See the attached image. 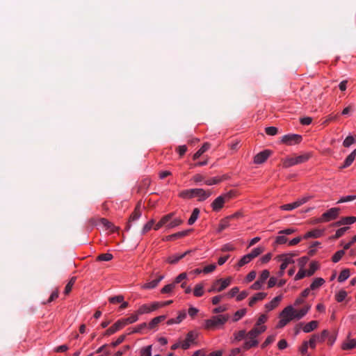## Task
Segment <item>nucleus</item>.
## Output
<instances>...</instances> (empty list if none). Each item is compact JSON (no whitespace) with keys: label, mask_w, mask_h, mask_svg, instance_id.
<instances>
[{"label":"nucleus","mask_w":356,"mask_h":356,"mask_svg":"<svg viewBox=\"0 0 356 356\" xmlns=\"http://www.w3.org/2000/svg\"><path fill=\"white\" fill-rule=\"evenodd\" d=\"M178 196L184 200L192 199L194 197L193 188L183 190L179 193Z\"/></svg>","instance_id":"33"},{"label":"nucleus","mask_w":356,"mask_h":356,"mask_svg":"<svg viewBox=\"0 0 356 356\" xmlns=\"http://www.w3.org/2000/svg\"><path fill=\"white\" fill-rule=\"evenodd\" d=\"M267 296V293L258 292L255 293L249 300L248 305L253 307L256 302L264 300Z\"/></svg>","instance_id":"19"},{"label":"nucleus","mask_w":356,"mask_h":356,"mask_svg":"<svg viewBox=\"0 0 356 356\" xmlns=\"http://www.w3.org/2000/svg\"><path fill=\"white\" fill-rule=\"evenodd\" d=\"M355 143V139L352 136H347L343 142V145L345 147H349Z\"/></svg>","instance_id":"57"},{"label":"nucleus","mask_w":356,"mask_h":356,"mask_svg":"<svg viewBox=\"0 0 356 356\" xmlns=\"http://www.w3.org/2000/svg\"><path fill=\"white\" fill-rule=\"evenodd\" d=\"M194 197H197V200L202 202L206 200L211 195L210 191H205L203 188H193Z\"/></svg>","instance_id":"12"},{"label":"nucleus","mask_w":356,"mask_h":356,"mask_svg":"<svg viewBox=\"0 0 356 356\" xmlns=\"http://www.w3.org/2000/svg\"><path fill=\"white\" fill-rule=\"evenodd\" d=\"M349 227H343L339 228L336 231V233L334 236H332V239H337L344 235V234L349 229Z\"/></svg>","instance_id":"46"},{"label":"nucleus","mask_w":356,"mask_h":356,"mask_svg":"<svg viewBox=\"0 0 356 356\" xmlns=\"http://www.w3.org/2000/svg\"><path fill=\"white\" fill-rule=\"evenodd\" d=\"M350 333L348 334L347 340L342 343L341 348L343 350H352L356 348V340L350 339Z\"/></svg>","instance_id":"18"},{"label":"nucleus","mask_w":356,"mask_h":356,"mask_svg":"<svg viewBox=\"0 0 356 356\" xmlns=\"http://www.w3.org/2000/svg\"><path fill=\"white\" fill-rule=\"evenodd\" d=\"M165 318H166L165 315H161V316L154 317L147 324V327H148V329L152 330V329L155 328L159 323L164 321Z\"/></svg>","instance_id":"27"},{"label":"nucleus","mask_w":356,"mask_h":356,"mask_svg":"<svg viewBox=\"0 0 356 356\" xmlns=\"http://www.w3.org/2000/svg\"><path fill=\"white\" fill-rule=\"evenodd\" d=\"M234 339L236 341H241V340H242L243 339H244L245 337L247 334H246L245 330H240V331H238L237 332H235L234 334Z\"/></svg>","instance_id":"61"},{"label":"nucleus","mask_w":356,"mask_h":356,"mask_svg":"<svg viewBox=\"0 0 356 356\" xmlns=\"http://www.w3.org/2000/svg\"><path fill=\"white\" fill-rule=\"evenodd\" d=\"M186 317V312L185 310L179 311L178 313V316L176 318H170L167 321L166 324L168 325H171L173 324H179L181 323Z\"/></svg>","instance_id":"15"},{"label":"nucleus","mask_w":356,"mask_h":356,"mask_svg":"<svg viewBox=\"0 0 356 356\" xmlns=\"http://www.w3.org/2000/svg\"><path fill=\"white\" fill-rule=\"evenodd\" d=\"M257 276V273L255 270L250 271L245 277V282L249 283L252 282Z\"/></svg>","instance_id":"64"},{"label":"nucleus","mask_w":356,"mask_h":356,"mask_svg":"<svg viewBox=\"0 0 356 356\" xmlns=\"http://www.w3.org/2000/svg\"><path fill=\"white\" fill-rule=\"evenodd\" d=\"M183 223V220L179 218H172L168 225V229H172Z\"/></svg>","instance_id":"45"},{"label":"nucleus","mask_w":356,"mask_h":356,"mask_svg":"<svg viewBox=\"0 0 356 356\" xmlns=\"http://www.w3.org/2000/svg\"><path fill=\"white\" fill-rule=\"evenodd\" d=\"M347 296V292L345 290H340L335 295V300L338 302H343Z\"/></svg>","instance_id":"48"},{"label":"nucleus","mask_w":356,"mask_h":356,"mask_svg":"<svg viewBox=\"0 0 356 356\" xmlns=\"http://www.w3.org/2000/svg\"><path fill=\"white\" fill-rule=\"evenodd\" d=\"M229 318L228 314L213 316L211 318L204 321L202 327L205 330H215L224 325Z\"/></svg>","instance_id":"1"},{"label":"nucleus","mask_w":356,"mask_h":356,"mask_svg":"<svg viewBox=\"0 0 356 356\" xmlns=\"http://www.w3.org/2000/svg\"><path fill=\"white\" fill-rule=\"evenodd\" d=\"M264 251V248L261 247H257L254 248L251 252L248 253L252 259L256 258L259 255H260Z\"/></svg>","instance_id":"50"},{"label":"nucleus","mask_w":356,"mask_h":356,"mask_svg":"<svg viewBox=\"0 0 356 356\" xmlns=\"http://www.w3.org/2000/svg\"><path fill=\"white\" fill-rule=\"evenodd\" d=\"M298 205L295 202H292V203H289V204H283L280 207V209L283 211H291L293 209H295L296 208H298Z\"/></svg>","instance_id":"52"},{"label":"nucleus","mask_w":356,"mask_h":356,"mask_svg":"<svg viewBox=\"0 0 356 356\" xmlns=\"http://www.w3.org/2000/svg\"><path fill=\"white\" fill-rule=\"evenodd\" d=\"M270 155L269 150H264L257 154L254 157V163L261 164L264 163Z\"/></svg>","instance_id":"13"},{"label":"nucleus","mask_w":356,"mask_h":356,"mask_svg":"<svg viewBox=\"0 0 356 356\" xmlns=\"http://www.w3.org/2000/svg\"><path fill=\"white\" fill-rule=\"evenodd\" d=\"M142 215L140 204L138 203L129 217V222L138 220Z\"/></svg>","instance_id":"26"},{"label":"nucleus","mask_w":356,"mask_h":356,"mask_svg":"<svg viewBox=\"0 0 356 356\" xmlns=\"http://www.w3.org/2000/svg\"><path fill=\"white\" fill-rule=\"evenodd\" d=\"M76 280V277L74 276L72 277L68 282V283L66 284L65 289H64V293L65 295H68L70 291H72V286H74L75 282Z\"/></svg>","instance_id":"41"},{"label":"nucleus","mask_w":356,"mask_h":356,"mask_svg":"<svg viewBox=\"0 0 356 356\" xmlns=\"http://www.w3.org/2000/svg\"><path fill=\"white\" fill-rule=\"evenodd\" d=\"M281 260L282 264L280 268L282 270H285L289 264L294 263V260L291 256L282 255Z\"/></svg>","instance_id":"30"},{"label":"nucleus","mask_w":356,"mask_h":356,"mask_svg":"<svg viewBox=\"0 0 356 356\" xmlns=\"http://www.w3.org/2000/svg\"><path fill=\"white\" fill-rule=\"evenodd\" d=\"M198 335V332L195 330L189 331L186 335V339L181 341V348L183 350H188L192 344L196 343Z\"/></svg>","instance_id":"8"},{"label":"nucleus","mask_w":356,"mask_h":356,"mask_svg":"<svg viewBox=\"0 0 356 356\" xmlns=\"http://www.w3.org/2000/svg\"><path fill=\"white\" fill-rule=\"evenodd\" d=\"M157 306L156 301L152 302L148 304H143L140 305L138 309L136 310L139 315H143L147 314H150L156 310H157Z\"/></svg>","instance_id":"10"},{"label":"nucleus","mask_w":356,"mask_h":356,"mask_svg":"<svg viewBox=\"0 0 356 356\" xmlns=\"http://www.w3.org/2000/svg\"><path fill=\"white\" fill-rule=\"evenodd\" d=\"M141 356H152V346L143 348L140 351Z\"/></svg>","instance_id":"60"},{"label":"nucleus","mask_w":356,"mask_h":356,"mask_svg":"<svg viewBox=\"0 0 356 356\" xmlns=\"http://www.w3.org/2000/svg\"><path fill=\"white\" fill-rule=\"evenodd\" d=\"M270 276V272L268 270H264L259 275L258 280L254 282L250 286V289L254 291H259L264 288V283Z\"/></svg>","instance_id":"7"},{"label":"nucleus","mask_w":356,"mask_h":356,"mask_svg":"<svg viewBox=\"0 0 356 356\" xmlns=\"http://www.w3.org/2000/svg\"><path fill=\"white\" fill-rule=\"evenodd\" d=\"M228 220V218L221 220L218 225V232H221L222 231H223L229 226V222Z\"/></svg>","instance_id":"49"},{"label":"nucleus","mask_w":356,"mask_h":356,"mask_svg":"<svg viewBox=\"0 0 356 356\" xmlns=\"http://www.w3.org/2000/svg\"><path fill=\"white\" fill-rule=\"evenodd\" d=\"M188 253V251H186L182 254H177L171 255L168 257L167 262L169 264H176L180 259H183Z\"/></svg>","instance_id":"32"},{"label":"nucleus","mask_w":356,"mask_h":356,"mask_svg":"<svg viewBox=\"0 0 356 356\" xmlns=\"http://www.w3.org/2000/svg\"><path fill=\"white\" fill-rule=\"evenodd\" d=\"M188 233H189V230H184V231L179 232L175 234H172L168 235V236H165L163 238V241H169L176 240L177 238H183V237L187 236L188 234Z\"/></svg>","instance_id":"21"},{"label":"nucleus","mask_w":356,"mask_h":356,"mask_svg":"<svg viewBox=\"0 0 356 356\" xmlns=\"http://www.w3.org/2000/svg\"><path fill=\"white\" fill-rule=\"evenodd\" d=\"M265 131L268 136H275L277 134L278 130L275 127H268L265 129Z\"/></svg>","instance_id":"58"},{"label":"nucleus","mask_w":356,"mask_h":356,"mask_svg":"<svg viewBox=\"0 0 356 356\" xmlns=\"http://www.w3.org/2000/svg\"><path fill=\"white\" fill-rule=\"evenodd\" d=\"M356 200V195H346V196H343L341 197L338 201H337V204H339V203H343V202H350V201H353Z\"/></svg>","instance_id":"53"},{"label":"nucleus","mask_w":356,"mask_h":356,"mask_svg":"<svg viewBox=\"0 0 356 356\" xmlns=\"http://www.w3.org/2000/svg\"><path fill=\"white\" fill-rule=\"evenodd\" d=\"M275 339V335H270L268 336L266 340L264 341V343L261 344V348H265L266 346H268L269 344L272 343Z\"/></svg>","instance_id":"56"},{"label":"nucleus","mask_w":356,"mask_h":356,"mask_svg":"<svg viewBox=\"0 0 356 356\" xmlns=\"http://www.w3.org/2000/svg\"><path fill=\"white\" fill-rule=\"evenodd\" d=\"M175 287V285L173 283L167 284V285L164 286L161 289V293H163V294H165V293H171L173 291Z\"/></svg>","instance_id":"54"},{"label":"nucleus","mask_w":356,"mask_h":356,"mask_svg":"<svg viewBox=\"0 0 356 356\" xmlns=\"http://www.w3.org/2000/svg\"><path fill=\"white\" fill-rule=\"evenodd\" d=\"M287 238L283 234H279L275 239V244L276 245H283L287 242Z\"/></svg>","instance_id":"55"},{"label":"nucleus","mask_w":356,"mask_h":356,"mask_svg":"<svg viewBox=\"0 0 356 356\" xmlns=\"http://www.w3.org/2000/svg\"><path fill=\"white\" fill-rule=\"evenodd\" d=\"M324 233V229H314L308 232H307L302 237L304 239H307L309 238H320L323 236Z\"/></svg>","instance_id":"20"},{"label":"nucleus","mask_w":356,"mask_h":356,"mask_svg":"<svg viewBox=\"0 0 356 356\" xmlns=\"http://www.w3.org/2000/svg\"><path fill=\"white\" fill-rule=\"evenodd\" d=\"M246 337L247 339L243 344V348L245 350H249L259 344L257 337H253L252 336H250L249 332H248Z\"/></svg>","instance_id":"14"},{"label":"nucleus","mask_w":356,"mask_h":356,"mask_svg":"<svg viewBox=\"0 0 356 356\" xmlns=\"http://www.w3.org/2000/svg\"><path fill=\"white\" fill-rule=\"evenodd\" d=\"M307 276V270H305L302 268H301L297 274L296 275L294 280L296 281L300 280Z\"/></svg>","instance_id":"59"},{"label":"nucleus","mask_w":356,"mask_h":356,"mask_svg":"<svg viewBox=\"0 0 356 356\" xmlns=\"http://www.w3.org/2000/svg\"><path fill=\"white\" fill-rule=\"evenodd\" d=\"M310 155L305 154L296 157H289L283 161V167L285 168L291 167L295 165L305 163L309 160Z\"/></svg>","instance_id":"5"},{"label":"nucleus","mask_w":356,"mask_h":356,"mask_svg":"<svg viewBox=\"0 0 356 356\" xmlns=\"http://www.w3.org/2000/svg\"><path fill=\"white\" fill-rule=\"evenodd\" d=\"M199 215H200V209L198 208H195L193 210L191 217L189 218V219L188 220V224L189 225H193L195 222V221L197 220Z\"/></svg>","instance_id":"38"},{"label":"nucleus","mask_w":356,"mask_h":356,"mask_svg":"<svg viewBox=\"0 0 356 356\" xmlns=\"http://www.w3.org/2000/svg\"><path fill=\"white\" fill-rule=\"evenodd\" d=\"M345 254L344 250H340L337 251L332 257V261L333 263L339 262Z\"/></svg>","instance_id":"43"},{"label":"nucleus","mask_w":356,"mask_h":356,"mask_svg":"<svg viewBox=\"0 0 356 356\" xmlns=\"http://www.w3.org/2000/svg\"><path fill=\"white\" fill-rule=\"evenodd\" d=\"M320 268L319 264L316 261H313L309 264V269L307 270V276L310 277L313 275L315 272Z\"/></svg>","instance_id":"36"},{"label":"nucleus","mask_w":356,"mask_h":356,"mask_svg":"<svg viewBox=\"0 0 356 356\" xmlns=\"http://www.w3.org/2000/svg\"><path fill=\"white\" fill-rule=\"evenodd\" d=\"M340 209L333 207L323 213L321 216L316 220V222H327L336 219L339 214Z\"/></svg>","instance_id":"6"},{"label":"nucleus","mask_w":356,"mask_h":356,"mask_svg":"<svg viewBox=\"0 0 356 356\" xmlns=\"http://www.w3.org/2000/svg\"><path fill=\"white\" fill-rule=\"evenodd\" d=\"M356 157V150L353 151L345 159L342 168L349 167L354 161Z\"/></svg>","instance_id":"35"},{"label":"nucleus","mask_w":356,"mask_h":356,"mask_svg":"<svg viewBox=\"0 0 356 356\" xmlns=\"http://www.w3.org/2000/svg\"><path fill=\"white\" fill-rule=\"evenodd\" d=\"M252 260V259L250 257V256L249 255V254H247L243 256L241 258V259L238 261V263L236 264L237 269L241 268L242 266H243L245 264H249Z\"/></svg>","instance_id":"37"},{"label":"nucleus","mask_w":356,"mask_h":356,"mask_svg":"<svg viewBox=\"0 0 356 356\" xmlns=\"http://www.w3.org/2000/svg\"><path fill=\"white\" fill-rule=\"evenodd\" d=\"M113 258V254L107 252V253H104V254H101L98 255L96 260L99 261H108L112 260Z\"/></svg>","instance_id":"44"},{"label":"nucleus","mask_w":356,"mask_h":356,"mask_svg":"<svg viewBox=\"0 0 356 356\" xmlns=\"http://www.w3.org/2000/svg\"><path fill=\"white\" fill-rule=\"evenodd\" d=\"M204 284L202 282L197 284L193 291L194 296L202 297L204 293Z\"/></svg>","instance_id":"34"},{"label":"nucleus","mask_w":356,"mask_h":356,"mask_svg":"<svg viewBox=\"0 0 356 356\" xmlns=\"http://www.w3.org/2000/svg\"><path fill=\"white\" fill-rule=\"evenodd\" d=\"M310 309H311V306L309 305H307L299 310L295 309L296 320L302 319L304 316H305L307 315V314L309 312Z\"/></svg>","instance_id":"25"},{"label":"nucleus","mask_w":356,"mask_h":356,"mask_svg":"<svg viewBox=\"0 0 356 356\" xmlns=\"http://www.w3.org/2000/svg\"><path fill=\"white\" fill-rule=\"evenodd\" d=\"M234 194V193L230 191L216 197L211 204L212 210L216 212L220 211L224 207L225 203L233 197Z\"/></svg>","instance_id":"3"},{"label":"nucleus","mask_w":356,"mask_h":356,"mask_svg":"<svg viewBox=\"0 0 356 356\" xmlns=\"http://www.w3.org/2000/svg\"><path fill=\"white\" fill-rule=\"evenodd\" d=\"M235 250H236V247L232 243H225L220 248V250L223 252L234 251Z\"/></svg>","instance_id":"51"},{"label":"nucleus","mask_w":356,"mask_h":356,"mask_svg":"<svg viewBox=\"0 0 356 356\" xmlns=\"http://www.w3.org/2000/svg\"><path fill=\"white\" fill-rule=\"evenodd\" d=\"M232 280V278L231 277L225 279H218L213 283L210 289H208V292H220L230 285Z\"/></svg>","instance_id":"4"},{"label":"nucleus","mask_w":356,"mask_h":356,"mask_svg":"<svg viewBox=\"0 0 356 356\" xmlns=\"http://www.w3.org/2000/svg\"><path fill=\"white\" fill-rule=\"evenodd\" d=\"M155 225V221L154 219L149 220L146 224L144 225L143 227L141 230V234L144 235L149 231H150L152 228H154Z\"/></svg>","instance_id":"39"},{"label":"nucleus","mask_w":356,"mask_h":356,"mask_svg":"<svg viewBox=\"0 0 356 356\" xmlns=\"http://www.w3.org/2000/svg\"><path fill=\"white\" fill-rule=\"evenodd\" d=\"M139 316L140 315L138 314V312L136 311L134 313L131 314L129 317L124 318L127 323V325L132 324L138 321Z\"/></svg>","instance_id":"47"},{"label":"nucleus","mask_w":356,"mask_h":356,"mask_svg":"<svg viewBox=\"0 0 356 356\" xmlns=\"http://www.w3.org/2000/svg\"><path fill=\"white\" fill-rule=\"evenodd\" d=\"M325 280L322 277H316L313 280L312 282L309 286V289L312 291H316L319 289L324 284Z\"/></svg>","instance_id":"24"},{"label":"nucleus","mask_w":356,"mask_h":356,"mask_svg":"<svg viewBox=\"0 0 356 356\" xmlns=\"http://www.w3.org/2000/svg\"><path fill=\"white\" fill-rule=\"evenodd\" d=\"M279 317L280 320L276 325V328L278 329L285 327L289 322L296 320L294 307L292 305L286 306L280 313Z\"/></svg>","instance_id":"2"},{"label":"nucleus","mask_w":356,"mask_h":356,"mask_svg":"<svg viewBox=\"0 0 356 356\" xmlns=\"http://www.w3.org/2000/svg\"><path fill=\"white\" fill-rule=\"evenodd\" d=\"M174 216V213H170L163 216L160 220L155 224L154 229L157 231L163 227H165L168 229V225L170 222L171 219Z\"/></svg>","instance_id":"11"},{"label":"nucleus","mask_w":356,"mask_h":356,"mask_svg":"<svg viewBox=\"0 0 356 356\" xmlns=\"http://www.w3.org/2000/svg\"><path fill=\"white\" fill-rule=\"evenodd\" d=\"M164 278V275H159L156 279L144 284L142 288L144 289H152L156 288L159 282Z\"/></svg>","instance_id":"22"},{"label":"nucleus","mask_w":356,"mask_h":356,"mask_svg":"<svg viewBox=\"0 0 356 356\" xmlns=\"http://www.w3.org/2000/svg\"><path fill=\"white\" fill-rule=\"evenodd\" d=\"M99 223L105 228L106 230H109L111 232L117 231L118 228L106 218H102L99 220Z\"/></svg>","instance_id":"23"},{"label":"nucleus","mask_w":356,"mask_h":356,"mask_svg":"<svg viewBox=\"0 0 356 356\" xmlns=\"http://www.w3.org/2000/svg\"><path fill=\"white\" fill-rule=\"evenodd\" d=\"M108 300L112 304L120 303L124 300V297L122 296H115L109 298Z\"/></svg>","instance_id":"63"},{"label":"nucleus","mask_w":356,"mask_h":356,"mask_svg":"<svg viewBox=\"0 0 356 356\" xmlns=\"http://www.w3.org/2000/svg\"><path fill=\"white\" fill-rule=\"evenodd\" d=\"M247 313L246 309H241L239 310H237L233 316V321L236 322L239 321L241 318H242Z\"/></svg>","instance_id":"42"},{"label":"nucleus","mask_w":356,"mask_h":356,"mask_svg":"<svg viewBox=\"0 0 356 356\" xmlns=\"http://www.w3.org/2000/svg\"><path fill=\"white\" fill-rule=\"evenodd\" d=\"M210 148V144L208 143H204L202 146L193 154V159L194 161L197 160L205 152H207Z\"/></svg>","instance_id":"31"},{"label":"nucleus","mask_w":356,"mask_h":356,"mask_svg":"<svg viewBox=\"0 0 356 356\" xmlns=\"http://www.w3.org/2000/svg\"><path fill=\"white\" fill-rule=\"evenodd\" d=\"M266 326H257L256 324L254 327L249 331L250 335L253 337H258L261 334L264 332L266 330Z\"/></svg>","instance_id":"28"},{"label":"nucleus","mask_w":356,"mask_h":356,"mask_svg":"<svg viewBox=\"0 0 356 356\" xmlns=\"http://www.w3.org/2000/svg\"><path fill=\"white\" fill-rule=\"evenodd\" d=\"M350 270L348 268H346V269H343V270L341 271L339 277H338V282H345L346 280L348 279V277H350Z\"/></svg>","instance_id":"40"},{"label":"nucleus","mask_w":356,"mask_h":356,"mask_svg":"<svg viewBox=\"0 0 356 356\" xmlns=\"http://www.w3.org/2000/svg\"><path fill=\"white\" fill-rule=\"evenodd\" d=\"M302 137L301 135L291 134H286L282 138V143L287 145H295L301 143Z\"/></svg>","instance_id":"9"},{"label":"nucleus","mask_w":356,"mask_h":356,"mask_svg":"<svg viewBox=\"0 0 356 356\" xmlns=\"http://www.w3.org/2000/svg\"><path fill=\"white\" fill-rule=\"evenodd\" d=\"M282 298H283L282 295L277 296L271 301H270L269 302H267L264 305L265 309L268 312L273 310L278 306L280 302L282 300Z\"/></svg>","instance_id":"16"},{"label":"nucleus","mask_w":356,"mask_h":356,"mask_svg":"<svg viewBox=\"0 0 356 356\" xmlns=\"http://www.w3.org/2000/svg\"><path fill=\"white\" fill-rule=\"evenodd\" d=\"M118 330H118L117 325L114 323L113 325H111L109 328H108L106 330V332L104 333V335L110 336V335L114 334L115 332H116Z\"/></svg>","instance_id":"62"},{"label":"nucleus","mask_w":356,"mask_h":356,"mask_svg":"<svg viewBox=\"0 0 356 356\" xmlns=\"http://www.w3.org/2000/svg\"><path fill=\"white\" fill-rule=\"evenodd\" d=\"M356 222L355 216L343 217L339 220L335 222L333 226L339 227L341 225H352Z\"/></svg>","instance_id":"17"},{"label":"nucleus","mask_w":356,"mask_h":356,"mask_svg":"<svg viewBox=\"0 0 356 356\" xmlns=\"http://www.w3.org/2000/svg\"><path fill=\"white\" fill-rule=\"evenodd\" d=\"M318 326V322L317 321H312L307 323H306L303 327L302 331L305 333H309L314 330H315Z\"/></svg>","instance_id":"29"}]
</instances>
